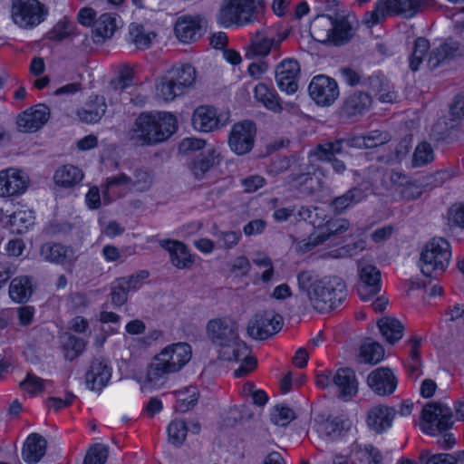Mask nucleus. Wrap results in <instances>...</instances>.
Returning <instances> with one entry per match:
<instances>
[{
  "label": "nucleus",
  "instance_id": "f257e3e1",
  "mask_svg": "<svg viewBox=\"0 0 464 464\" xmlns=\"http://www.w3.org/2000/svg\"><path fill=\"white\" fill-rule=\"evenodd\" d=\"M197 78L195 67L188 63H176L155 80L156 96L165 102H174L193 88Z\"/></svg>",
  "mask_w": 464,
  "mask_h": 464
},
{
  "label": "nucleus",
  "instance_id": "f03ea898",
  "mask_svg": "<svg viewBox=\"0 0 464 464\" xmlns=\"http://www.w3.org/2000/svg\"><path fill=\"white\" fill-rule=\"evenodd\" d=\"M311 29L314 35L324 34L323 41L334 46L348 44L356 32L351 16L340 13H335L334 15L324 14L317 15L312 23Z\"/></svg>",
  "mask_w": 464,
  "mask_h": 464
},
{
  "label": "nucleus",
  "instance_id": "7ed1b4c3",
  "mask_svg": "<svg viewBox=\"0 0 464 464\" xmlns=\"http://www.w3.org/2000/svg\"><path fill=\"white\" fill-rule=\"evenodd\" d=\"M191 358V347L187 343H177L165 347L156 354L147 372V382L179 372Z\"/></svg>",
  "mask_w": 464,
  "mask_h": 464
},
{
  "label": "nucleus",
  "instance_id": "20e7f679",
  "mask_svg": "<svg viewBox=\"0 0 464 464\" xmlns=\"http://www.w3.org/2000/svg\"><path fill=\"white\" fill-rule=\"evenodd\" d=\"M451 258L450 242L440 237H432L420 253L421 272L431 276L433 272L446 270Z\"/></svg>",
  "mask_w": 464,
  "mask_h": 464
},
{
  "label": "nucleus",
  "instance_id": "39448f33",
  "mask_svg": "<svg viewBox=\"0 0 464 464\" xmlns=\"http://www.w3.org/2000/svg\"><path fill=\"white\" fill-rule=\"evenodd\" d=\"M261 0H225L219 12V20L226 27L232 24L246 25L256 20Z\"/></svg>",
  "mask_w": 464,
  "mask_h": 464
},
{
  "label": "nucleus",
  "instance_id": "423d86ee",
  "mask_svg": "<svg viewBox=\"0 0 464 464\" xmlns=\"http://www.w3.org/2000/svg\"><path fill=\"white\" fill-rule=\"evenodd\" d=\"M347 298L345 292H299L294 297V307L307 310L310 306L320 313L330 312Z\"/></svg>",
  "mask_w": 464,
  "mask_h": 464
},
{
  "label": "nucleus",
  "instance_id": "0eeeda50",
  "mask_svg": "<svg viewBox=\"0 0 464 464\" xmlns=\"http://www.w3.org/2000/svg\"><path fill=\"white\" fill-rule=\"evenodd\" d=\"M48 10L39 0H12L11 17L22 29H33L42 24Z\"/></svg>",
  "mask_w": 464,
  "mask_h": 464
},
{
  "label": "nucleus",
  "instance_id": "6e6552de",
  "mask_svg": "<svg viewBox=\"0 0 464 464\" xmlns=\"http://www.w3.org/2000/svg\"><path fill=\"white\" fill-rule=\"evenodd\" d=\"M381 136L380 130H372L366 135L352 134L346 138L318 144V152L323 157L333 156L334 153H343V144L348 148L372 149L382 143Z\"/></svg>",
  "mask_w": 464,
  "mask_h": 464
},
{
  "label": "nucleus",
  "instance_id": "1a4fd4ad",
  "mask_svg": "<svg viewBox=\"0 0 464 464\" xmlns=\"http://www.w3.org/2000/svg\"><path fill=\"white\" fill-rule=\"evenodd\" d=\"M178 130L177 117L168 111H160L157 116L147 111V146L163 142Z\"/></svg>",
  "mask_w": 464,
  "mask_h": 464
},
{
  "label": "nucleus",
  "instance_id": "9d476101",
  "mask_svg": "<svg viewBox=\"0 0 464 464\" xmlns=\"http://www.w3.org/2000/svg\"><path fill=\"white\" fill-rule=\"evenodd\" d=\"M373 99L371 93L362 91L348 92L338 109L342 120L355 122L371 109Z\"/></svg>",
  "mask_w": 464,
  "mask_h": 464
},
{
  "label": "nucleus",
  "instance_id": "9b49d317",
  "mask_svg": "<svg viewBox=\"0 0 464 464\" xmlns=\"http://www.w3.org/2000/svg\"><path fill=\"white\" fill-rule=\"evenodd\" d=\"M283 325V317L271 310L256 313L247 324V334L256 340H266L277 334Z\"/></svg>",
  "mask_w": 464,
  "mask_h": 464
},
{
  "label": "nucleus",
  "instance_id": "f8f14e48",
  "mask_svg": "<svg viewBox=\"0 0 464 464\" xmlns=\"http://www.w3.org/2000/svg\"><path fill=\"white\" fill-rule=\"evenodd\" d=\"M421 430L430 435L446 431L453 424L450 409L439 403H430L422 410Z\"/></svg>",
  "mask_w": 464,
  "mask_h": 464
},
{
  "label": "nucleus",
  "instance_id": "ddd939ff",
  "mask_svg": "<svg viewBox=\"0 0 464 464\" xmlns=\"http://www.w3.org/2000/svg\"><path fill=\"white\" fill-rule=\"evenodd\" d=\"M308 92L311 99L322 107L332 105L340 95L336 80L324 74H318L312 78L308 85Z\"/></svg>",
  "mask_w": 464,
  "mask_h": 464
},
{
  "label": "nucleus",
  "instance_id": "4468645a",
  "mask_svg": "<svg viewBox=\"0 0 464 464\" xmlns=\"http://www.w3.org/2000/svg\"><path fill=\"white\" fill-rule=\"evenodd\" d=\"M256 126L253 121L244 120L233 125L228 138L230 150L237 155L248 153L254 147Z\"/></svg>",
  "mask_w": 464,
  "mask_h": 464
},
{
  "label": "nucleus",
  "instance_id": "2eb2a0df",
  "mask_svg": "<svg viewBox=\"0 0 464 464\" xmlns=\"http://www.w3.org/2000/svg\"><path fill=\"white\" fill-rule=\"evenodd\" d=\"M301 66L295 58H285L276 67L275 79L278 89L287 94H295L298 90Z\"/></svg>",
  "mask_w": 464,
  "mask_h": 464
},
{
  "label": "nucleus",
  "instance_id": "dca6fc26",
  "mask_svg": "<svg viewBox=\"0 0 464 464\" xmlns=\"http://www.w3.org/2000/svg\"><path fill=\"white\" fill-rule=\"evenodd\" d=\"M227 118H224L218 110L211 105H199L192 114L193 128L199 132H213L220 130L227 124Z\"/></svg>",
  "mask_w": 464,
  "mask_h": 464
},
{
  "label": "nucleus",
  "instance_id": "f3484780",
  "mask_svg": "<svg viewBox=\"0 0 464 464\" xmlns=\"http://www.w3.org/2000/svg\"><path fill=\"white\" fill-rule=\"evenodd\" d=\"M299 290H346L345 283L338 276H320L314 270L297 275Z\"/></svg>",
  "mask_w": 464,
  "mask_h": 464
},
{
  "label": "nucleus",
  "instance_id": "a211bd4d",
  "mask_svg": "<svg viewBox=\"0 0 464 464\" xmlns=\"http://www.w3.org/2000/svg\"><path fill=\"white\" fill-rule=\"evenodd\" d=\"M34 211L27 208L24 205L18 206L9 215H5L3 210H0L1 224L13 234L23 235L26 233L34 226Z\"/></svg>",
  "mask_w": 464,
  "mask_h": 464
},
{
  "label": "nucleus",
  "instance_id": "6ab92c4d",
  "mask_svg": "<svg viewBox=\"0 0 464 464\" xmlns=\"http://www.w3.org/2000/svg\"><path fill=\"white\" fill-rule=\"evenodd\" d=\"M49 118V107L38 103L22 111L16 119V125L23 132H35L48 121Z\"/></svg>",
  "mask_w": 464,
  "mask_h": 464
},
{
  "label": "nucleus",
  "instance_id": "aec40b11",
  "mask_svg": "<svg viewBox=\"0 0 464 464\" xmlns=\"http://www.w3.org/2000/svg\"><path fill=\"white\" fill-rule=\"evenodd\" d=\"M174 32L176 37L183 44L198 41L204 34L203 17L199 14H185L178 18Z\"/></svg>",
  "mask_w": 464,
  "mask_h": 464
},
{
  "label": "nucleus",
  "instance_id": "412c9836",
  "mask_svg": "<svg viewBox=\"0 0 464 464\" xmlns=\"http://www.w3.org/2000/svg\"><path fill=\"white\" fill-rule=\"evenodd\" d=\"M28 185V177L20 169L10 168L0 171V197L22 195Z\"/></svg>",
  "mask_w": 464,
  "mask_h": 464
},
{
  "label": "nucleus",
  "instance_id": "4be33fe9",
  "mask_svg": "<svg viewBox=\"0 0 464 464\" xmlns=\"http://www.w3.org/2000/svg\"><path fill=\"white\" fill-rule=\"evenodd\" d=\"M160 246L169 252L171 264L178 269H189L195 263L197 255L192 254L188 246L179 240L163 239Z\"/></svg>",
  "mask_w": 464,
  "mask_h": 464
},
{
  "label": "nucleus",
  "instance_id": "5701e85b",
  "mask_svg": "<svg viewBox=\"0 0 464 464\" xmlns=\"http://www.w3.org/2000/svg\"><path fill=\"white\" fill-rule=\"evenodd\" d=\"M207 333L218 348L238 335L237 324L228 318L210 320L207 324Z\"/></svg>",
  "mask_w": 464,
  "mask_h": 464
},
{
  "label": "nucleus",
  "instance_id": "b1692460",
  "mask_svg": "<svg viewBox=\"0 0 464 464\" xmlns=\"http://www.w3.org/2000/svg\"><path fill=\"white\" fill-rule=\"evenodd\" d=\"M111 377V368L104 359L95 358L92 361L85 374L88 389L95 392L102 391Z\"/></svg>",
  "mask_w": 464,
  "mask_h": 464
},
{
  "label": "nucleus",
  "instance_id": "393cba45",
  "mask_svg": "<svg viewBox=\"0 0 464 464\" xmlns=\"http://www.w3.org/2000/svg\"><path fill=\"white\" fill-rule=\"evenodd\" d=\"M107 108L104 96L92 93L88 97L84 106L77 109L76 114L82 122L95 124L105 115Z\"/></svg>",
  "mask_w": 464,
  "mask_h": 464
},
{
  "label": "nucleus",
  "instance_id": "a878e982",
  "mask_svg": "<svg viewBox=\"0 0 464 464\" xmlns=\"http://www.w3.org/2000/svg\"><path fill=\"white\" fill-rule=\"evenodd\" d=\"M369 387L380 396L391 395L397 387V378L389 368H378L367 378Z\"/></svg>",
  "mask_w": 464,
  "mask_h": 464
},
{
  "label": "nucleus",
  "instance_id": "bb28decb",
  "mask_svg": "<svg viewBox=\"0 0 464 464\" xmlns=\"http://www.w3.org/2000/svg\"><path fill=\"white\" fill-rule=\"evenodd\" d=\"M310 225L317 230L320 237H324V242L343 234L349 228L346 219L334 218L330 216L323 217L322 219H310Z\"/></svg>",
  "mask_w": 464,
  "mask_h": 464
},
{
  "label": "nucleus",
  "instance_id": "cd10ccee",
  "mask_svg": "<svg viewBox=\"0 0 464 464\" xmlns=\"http://www.w3.org/2000/svg\"><path fill=\"white\" fill-rule=\"evenodd\" d=\"M255 100L266 110L280 113L283 111V102L272 83L259 82L254 88Z\"/></svg>",
  "mask_w": 464,
  "mask_h": 464
},
{
  "label": "nucleus",
  "instance_id": "c85d7f7f",
  "mask_svg": "<svg viewBox=\"0 0 464 464\" xmlns=\"http://www.w3.org/2000/svg\"><path fill=\"white\" fill-rule=\"evenodd\" d=\"M352 421L343 417L327 419L316 426L317 433L326 440H334L344 436L352 430Z\"/></svg>",
  "mask_w": 464,
  "mask_h": 464
},
{
  "label": "nucleus",
  "instance_id": "c756f323",
  "mask_svg": "<svg viewBox=\"0 0 464 464\" xmlns=\"http://www.w3.org/2000/svg\"><path fill=\"white\" fill-rule=\"evenodd\" d=\"M459 44L452 40H444L433 48L429 54L428 65L431 70L454 60L459 55Z\"/></svg>",
  "mask_w": 464,
  "mask_h": 464
},
{
  "label": "nucleus",
  "instance_id": "7c9ffc66",
  "mask_svg": "<svg viewBox=\"0 0 464 464\" xmlns=\"http://www.w3.org/2000/svg\"><path fill=\"white\" fill-rule=\"evenodd\" d=\"M396 411L386 405H376L372 407L367 415V424L370 429L376 432H382L389 429L395 417Z\"/></svg>",
  "mask_w": 464,
  "mask_h": 464
},
{
  "label": "nucleus",
  "instance_id": "2f4dec72",
  "mask_svg": "<svg viewBox=\"0 0 464 464\" xmlns=\"http://www.w3.org/2000/svg\"><path fill=\"white\" fill-rule=\"evenodd\" d=\"M333 387L336 389L338 396L342 399L355 395L358 389L353 371L349 368L339 369L333 375Z\"/></svg>",
  "mask_w": 464,
  "mask_h": 464
},
{
  "label": "nucleus",
  "instance_id": "473e14b6",
  "mask_svg": "<svg viewBox=\"0 0 464 464\" xmlns=\"http://www.w3.org/2000/svg\"><path fill=\"white\" fill-rule=\"evenodd\" d=\"M47 448L46 440L38 433L30 434L23 447L22 457L28 464L39 462L45 455Z\"/></svg>",
  "mask_w": 464,
  "mask_h": 464
},
{
  "label": "nucleus",
  "instance_id": "72a5a7b5",
  "mask_svg": "<svg viewBox=\"0 0 464 464\" xmlns=\"http://www.w3.org/2000/svg\"><path fill=\"white\" fill-rule=\"evenodd\" d=\"M369 188L355 186L348 189L344 194L334 198L331 207L336 213H343L348 208L362 202L368 196Z\"/></svg>",
  "mask_w": 464,
  "mask_h": 464
},
{
  "label": "nucleus",
  "instance_id": "f704fd0d",
  "mask_svg": "<svg viewBox=\"0 0 464 464\" xmlns=\"http://www.w3.org/2000/svg\"><path fill=\"white\" fill-rule=\"evenodd\" d=\"M219 153L215 149H208L201 152L190 163V170L197 179H200L215 165L219 164Z\"/></svg>",
  "mask_w": 464,
  "mask_h": 464
},
{
  "label": "nucleus",
  "instance_id": "c9c22d12",
  "mask_svg": "<svg viewBox=\"0 0 464 464\" xmlns=\"http://www.w3.org/2000/svg\"><path fill=\"white\" fill-rule=\"evenodd\" d=\"M83 177V172L80 168L72 164H65L55 170L53 180L57 186L68 188L81 183Z\"/></svg>",
  "mask_w": 464,
  "mask_h": 464
},
{
  "label": "nucleus",
  "instance_id": "e433bc0d",
  "mask_svg": "<svg viewBox=\"0 0 464 464\" xmlns=\"http://www.w3.org/2000/svg\"><path fill=\"white\" fill-rule=\"evenodd\" d=\"M114 76L110 85L115 92H122L133 85L135 78L134 67L129 63H120L114 66Z\"/></svg>",
  "mask_w": 464,
  "mask_h": 464
},
{
  "label": "nucleus",
  "instance_id": "4c0bfd02",
  "mask_svg": "<svg viewBox=\"0 0 464 464\" xmlns=\"http://www.w3.org/2000/svg\"><path fill=\"white\" fill-rule=\"evenodd\" d=\"M218 352L220 359L228 362H239L241 357H246L249 353L247 345L238 335L219 346Z\"/></svg>",
  "mask_w": 464,
  "mask_h": 464
},
{
  "label": "nucleus",
  "instance_id": "58836bf2",
  "mask_svg": "<svg viewBox=\"0 0 464 464\" xmlns=\"http://www.w3.org/2000/svg\"><path fill=\"white\" fill-rule=\"evenodd\" d=\"M117 30L116 14L104 13L96 20L92 28L94 42L111 38Z\"/></svg>",
  "mask_w": 464,
  "mask_h": 464
},
{
  "label": "nucleus",
  "instance_id": "ea45409f",
  "mask_svg": "<svg viewBox=\"0 0 464 464\" xmlns=\"http://www.w3.org/2000/svg\"><path fill=\"white\" fill-rule=\"evenodd\" d=\"M377 325L384 340L391 344H394L403 336L404 326L394 317L384 316L378 320Z\"/></svg>",
  "mask_w": 464,
  "mask_h": 464
},
{
  "label": "nucleus",
  "instance_id": "a19ab883",
  "mask_svg": "<svg viewBox=\"0 0 464 464\" xmlns=\"http://www.w3.org/2000/svg\"><path fill=\"white\" fill-rule=\"evenodd\" d=\"M289 181L295 184L298 189L304 194L314 195L322 188V180L309 171L292 172Z\"/></svg>",
  "mask_w": 464,
  "mask_h": 464
},
{
  "label": "nucleus",
  "instance_id": "79ce46f5",
  "mask_svg": "<svg viewBox=\"0 0 464 464\" xmlns=\"http://www.w3.org/2000/svg\"><path fill=\"white\" fill-rule=\"evenodd\" d=\"M69 248L61 243L47 242L42 245L40 253L45 261L63 265L68 262Z\"/></svg>",
  "mask_w": 464,
  "mask_h": 464
},
{
  "label": "nucleus",
  "instance_id": "37998d69",
  "mask_svg": "<svg viewBox=\"0 0 464 464\" xmlns=\"http://www.w3.org/2000/svg\"><path fill=\"white\" fill-rule=\"evenodd\" d=\"M350 454L361 464H382V453L372 445H366L362 448L355 442L351 447Z\"/></svg>",
  "mask_w": 464,
  "mask_h": 464
},
{
  "label": "nucleus",
  "instance_id": "c03bdc74",
  "mask_svg": "<svg viewBox=\"0 0 464 464\" xmlns=\"http://www.w3.org/2000/svg\"><path fill=\"white\" fill-rule=\"evenodd\" d=\"M282 39L265 36L263 34H256L252 40L247 51V54L252 56H266L273 48H277L281 44Z\"/></svg>",
  "mask_w": 464,
  "mask_h": 464
},
{
  "label": "nucleus",
  "instance_id": "a18cd8bd",
  "mask_svg": "<svg viewBox=\"0 0 464 464\" xmlns=\"http://www.w3.org/2000/svg\"><path fill=\"white\" fill-rule=\"evenodd\" d=\"M426 0H394V13L411 19L425 6Z\"/></svg>",
  "mask_w": 464,
  "mask_h": 464
},
{
  "label": "nucleus",
  "instance_id": "49530a36",
  "mask_svg": "<svg viewBox=\"0 0 464 464\" xmlns=\"http://www.w3.org/2000/svg\"><path fill=\"white\" fill-rule=\"evenodd\" d=\"M434 160V150L431 145L423 140L420 142L413 152L411 165L413 168H421Z\"/></svg>",
  "mask_w": 464,
  "mask_h": 464
},
{
  "label": "nucleus",
  "instance_id": "de8ad7c7",
  "mask_svg": "<svg viewBox=\"0 0 464 464\" xmlns=\"http://www.w3.org/2000/svg\"><path fill=\"white\" fill-rule=\"evenodd\" d=\"M74 24L68 18L60 19L48 32V38L51 41L61 42L72 35H74Z\"/></svg>",
  "mask_w": 464,
  "mask_h": 464
},
{
  "label": "nucleus",
  "instance_id": "09e8293b",
  "mask_svg": "<svg viewBox=\"0 0 464 464\" xmlns=\"http://www.w3.org/2000/svg\"><path fill=\"white\" fill-rule=\"evenodd\" d=\"M188 431V423L181 419L173 420L168 427L169 440L175 446L183 444Z\"/></svg>",
  "mask_w": 464,
  "mask_h": 464
},
{
  "label": "nucleus",
  "instance_id": "8fccbe9b",
  "mask_svg": "<svg viewBox=\"0 0 464 464\" xmlns=\"http://www.w3.org/2000/svg\"><path fill=\"white\" fill-rule=\"evenodd\" d=\"M145 279V270H140L137 274L117 278L110 290H139L140 282Z\"/></svg>",
  "mask_w": 464,
  "mask_h": 464
},
{
  "label": "nucleus",
  "instance_id": "3c124183",
  "mask_svg": "<svg viewBox=\"0 0 464 464\" xmlns=\"http://www.w3.org/2000/svg\"><path fill=\"white\" fill-rule=\"evenodd\" d=\"M421 338L419 336H413L409 341L408 343L411 346L410 351V362L408 363V372L410 375L417 378L420 375L421 362L420 359V347Z\"/></svg>",
  "mask_w": 464,
  "mask_h": 464
},
{
  "label": "nucleus",
  "instance_id": "603ef678",
  "mask_svg": "<svg viewBox=\"0 0 464 464\" xmlns=\"http://www.w3.org/2000/svg\"><path fill=\"white\" fill-rule=\"evenodd\" d=\"M384 354L382 346L373 341H366L360 348V356L365 362L377 363Z\"/></svg>",
  "mask_w": 464,
  "mask_h": 464
},
{
  "label": "nucleus",
  "instance_id": "864d4df0",
  "mask_svg": "<svg viewBox=\"0 0 464 464\" xmlns=\"http://www.w3.org/2000/svg\"><path fill=\"white\" fill-rule=\"evenodd\" d=\"M360 280L366 286L372 287V290H381L382 276L380 270L372 266L367 265L361 268L359 273Z\"/></svg>",
  "mask_w": 464,
  "mask_h": 464
},
{
  "label": "nucleus",
  "instance_id": "5fc2aeb1",
  "mask_svg": "<svg viewBox=\"0 0 464 464\" xmlns=\"http://www.w3.org/2000/svg\"><path fill=\"white\" fill-rule=\"evenodd\" d=\"M378 173L381 174L380 171ZM409 179L410 177L401 171L382 172V186L387 190L397 192Z\"/></svg>",
  "mask_w": 464,
  "mask_h": 464
},
{
  "label": "nucleus",
  "instance_id": "6e6d98bb",
  "mask_svg": "<svg viewBox=\"0 0 464 464\" xmlns=\"http://www.w3.org/2000/svg\"><path fill=\"white\" fill-rule=\"evenodd\" d=\"M197 401V388L194 386L186 387L184 390L178 392V401L175 408L178 411L185 412L193 407Z\"/></svg>",
  "mask_w": 464,
  "mask_h": 464
},
{
  "label": "nucleus",
  "instance_id": "4d7b16f0",
  "mask_svg": "<svg viewBox=\"0 0 464 464\" xmlns=\"http://www.w3.org/2000/svg\"><path fill=\"white\" fill-rule=\"evenodd\" d=\"M270 418L276 425L285 427L295 419V414L288 406L278 404L273 408Z\"/></svg>",
  "mask_w": 464,
  "mask_h": 464
},
{
  "label": "nucleus",
  "instance_id": "13d9d810",
  "mask_svg": "<svg viewBox=\"0 0 464 464\" xmlns=\"http://www.w3.org/2000/svg\"><path fill=\"white\" fill-rule=\"evenodd\" d=\"M85 349V343L82 338L69 335L63 343V352L66 360L72 361Z\"/></svg>",
  "mask_w": 464,
  "mask_h": 464
},
{
  "label": "nucleus",
  "instance_id": "bf43d9fd",
  "mask_svg": "<svg viewBox=\"0 0 464 464\" xmlns=\"http://www.w3.org/2000/svg\"><path fill=\"white\" fill-rule=\"evenodd\" d=\"M362 301L369 303L370 306L377 313L384 311L389 304V298L379 292H359Z\"/></svg>",
  "mask_w": 464,
  "mask_h": 464
},
{
  "label": "nucleus",
  "instance_id": "052dcab7",
  "mask_svg": "<svg viewBox=\"0 0 464 464\" xmlns=\"http://www.w3.org/2000/svg\"><path fill=\"white\" fill-rule=\"evenodd\" d=\"M294 160L293 157L288 156L274 157L267 167V172L270 175L277 176L290 169L293 166Z\"/></svg>",
  "mask_w": 464,
  "mask_h": 464
},
{
  "label": "nucleus",
  "instance_id": "680f3d73",
  "mask_svg": "<svg viewBox=\"0 0 464 464\" xmlns=\"http://www.w3.org/2000/svg\"><path fill=\"white\" fill-rule=\"evenodd\" d=\"M108 458V448L102 444L92 447L83 460V464H104Z\"/></svg>",
  "mask_w": 464,
  "mask_h": 464
},
{
  "label": "nucleus",
  "instance_id": "e2e57ef3",
  "mask_svg": "<svg viewBox=\"0 0 464 464\" xmlns=\"http://www.w3.org/2000/svg\"><path fill=\"white\" fill-rule=\"evenodd\" d=\"M129 136L130 140H137L140 145H145V111L139 112L129 130Z\"/></svg>",
  "mask_w": 464,
  "mask_h": 464
},
{
  "label": "nucleus",
  "instance_id": "0e129e2a",
  "mask_svg": "<svg viewBox=\"0 0 464 464\" xmlns=\"http://www.w3.org/2000/svg\"><path fill=\"white\" fill-rule=\"evenodd\" d=\"M206 140L196 137H187L182 139L179 145L178 150L180 154L188 155L191 152H195L204 149Z\"/></svg>",
  "mask_w": 464,
  "mask_h": 464
},
{
  "label": "nucleus",
  "instance_id": "69168bd1",
  "mask_svg": "<svg viewBox=\"0 0 464 464\" xmlns=\"http://www.w3.org/2000/svg\"><path fill=\"white\" fill-rule=\"evenodd\" d=\"M20 387L23 391L34 395L44 390V380L32 372H28L26 378L20 382Z\"/></svg>",
  "mask_w": 464,
  "mask_h": 464
},
{
  "label": "nucleus",
  "instance_id": "338daca9",
  "mask_svg": "<svg viewBox=\"0 0 464 464\" xmlns=\"http://www.w3.org/2000/svg\"><path fill=\"white\" fill-rule=\"evenodd\" d=\"M397 193L400 194L401 198L403 200H412L421 196L422 188L417 183V181L412 180L410 178L407 182L399 188Z\"/></svg>",
  "mask_w": 464,
  "mask_h": 464
},
{
  "label": "nucleus",
  "instance_id": "774afa93",
  "mask_svg": "<svg viewBox=\"0 0 464 464\" xmlns=\"http://www.w3.org/2000/svg\"><path fill=\"white\" fill-rule=\"evenodd\" d=\"M448 215L453 225L464 229V201L453 204L449 208Z\"/></svg>",
  "mask_w": 464,
  "mask_h": 464
}]
</instances>
